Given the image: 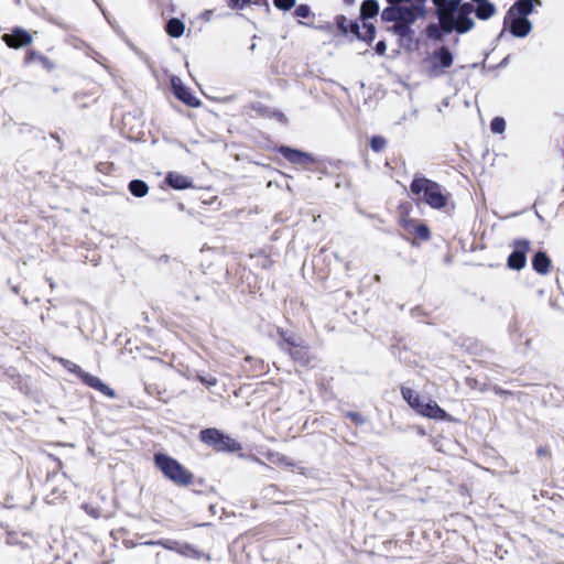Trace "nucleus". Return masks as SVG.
<instances>
[{"label":"nucleus","instance_id":"2eb2a0df","mask_svg":"<svg viewBox=\"0 0 564 564\" xmlns=\"http://www.w3.org/2000/svg\"><path fill=\"white\" fill-rule=\"evenodd\" d=\"M534 3L540 4L539 0H519L509 10L510 15L520 14L528 15L533 11Z\"/></svg>","mask_w":564,"mask_h":564},{"label":"nucleus","instance_id":"f704fd0d","mask_svg":"<svg viewBox=\"0 0 564 564\" xmlns=\"http://www.w3.org/2000/svg\"><path fill=\"white\" fill-rule=\"evenodd\" d=\"M200 381L207 386H215L217 383V379L214 377L210 378H200Z\"/></svg>","mask_w":564,"mask_h":564},{"label":"nucleus","instance_id":"c85d7f7f","mask_svg":"<svg viewBox=\"0 0 564 564\" xmlns=\"http://www.w3.org/2000/svg\"><path fill=\"white\" fill-rule=\"evenodd\" d=\"M274 6L281 10H289L294 7L295 0H273Z\"/></svg>","mask_w":564,"mask_h":564},{"label":"nucleus","instance_id":"1a4fd4ad","mask_svg":"<svg viewBox=\"0 0 564 564\" xmlns=\"http://www.w3.org/2000/svg\"><path fill=\"white\" fill-rule=\"evenodd\" d=\"M2 40L13 48H19L32 42V36L22 29L14 30L11 34H4Z\"/></svg>","mask_w":564,"mask_h":564},{"label":"nucleus","instance_id":"5701e85b","mask_svg":"<svg viewBox=\"0 0 564 564\" xmlns=\"http://www.w3.org/2000/svg\"><path fill=\"white\" fill-rule=\"evenodd\" d=\"M390 31L400 36V37H409L411 35V28L410 23L399 20L397 23H394Z\"/></svg>","mask_w":564,"mask_h":564},{"label":"nucleus","instance_id":"0eeeda50","mask_svg":"<svg viewBox=\"0 0 564 564\" xmlns=\"http://www.w3.org/2000/svg\"><path fill=\"white\" fill-rule=\"evenodd\" d=\"M172 88L175 96L191 107H198L199 100L183 85L177 77L172 78Z\"/></svg>","mask_w":564,"mask_h":564},{"label":"nucleus","instance_id":"7ed1b4c3","mask_svg":"<svg viewBox=\"0 0 564 564\" xmlns=\"http://www.w3.org/2000/svg\"><path fill=\"white\" fill-rule=\"evenodd\" d=\"M154 464L167 479L176 485L188 486L193 482V474L169 455L155 454Z\"/></svg>","mask_w":564,"mask_h":564},{"label":"nucleus","instance_id":"4c0bfd02","mask_svg":"<svg viewBox=\"0 0 564 564\" xmlns=\"http://www.w3.org/2000/svg\"><path fill=\"white\" fill-rule=\"evenodd\" d=\"M180 552H181L182 554H185V555H189V554H192V553H193V554H195V553H196V552H195L194 550H192V549H187V551L182 550V551H180Z\"/></svg>","mask_w":564,"mask_h":564},{"label":"nucleus","instance_id":"cd10ccee","mask_svg":"<svg viewBox=\"0 0 564 564\" xmlns=\"http://www.w3.org/2000/svg\"><path fill=\"white\" fill-rule=\"evenodd\" d=\"M370 144L373 151L379 152L386 147L387 141L384 138L376 135L371 139Z\"/></svg>","mask_w":564,"mask_h":564},{"label":"nucleus","instance_id":"e433bc0d","mask_svg":"<svg viewBox=\"0 0 564 564\" xmlns=\"http://www.w3.org/2000/svg\"><path fill=\"white\" fill-rule=\"evenodd\" d=\"M434 4L437 8V11L444 7L448 2V0H433Z\"/></svg>","mask_w":564,"mask_h":564},{"label":"nucleus","instance_id":"2f4dec72","mask_svg":"<svg viewBox=\"0 0 564 564\" xmlns=\"http://www.w3.org/2000/svg\"><path fill=\"white\" fill-rule=\"evenodd\" d=\"M311 14V10L306 4H300L295 9V15L299 18H307Z\"/></svg>","mask_w":564,"mask_h":564},{"label":"nucleus","instance_id":"f8f14e48","mask_svg":"<svg viewBox=\"0 0 564 564\" xmlns=\"http://www.w3.org/2000/svg\"><path fill=\"white\" fill-rule=\"evenodd\" d=\"M531 28V22L524 17L514 18L510 24L511 33L519 37L528 35Z\"/></svg>","mask_w":564,"mask_h":564},{"label":"nucleus","instance_id":"bb28decb","mask_svg":"<svg viewBox=\"0 0 564 564\" xmlns=\"http://www.w3.org/2000/svg\"><path fill=\"white\" fill-rule=\"evenodd\" d=\"M412 234H415L419 238L423 240H427L430 238V230L423 224L415 225Z\"/></svg>","mask_w":564,"mask_h":564},{"label":"nucleus","instance_id":"423d86ee","mask_svg":"<svg viewBox=\"0 0 564 564\" xmlns=\"http://www.w3.org/2000/svg\"><path fill=\"white\" fill-rule=\"evenodd\" d=\"M513 251L508 258V267L513 270H521L527 263V252L530 250V242L525 239L516 240Z\"/></svg>","mask_w":564,"mask_h":564},{"label":"nucleus","instance_id":"ddd939ff","mask_svg":"<svg viewBox=\"0 0 564 564\" xmlns=\"http://www.w3.org/2000/svg\"><path fill=\"white\" fill-rule=\"evenodd\" d=\"M362 32L360 31V26L357 23H352L350 25V31L356 34V36L362 41L371 42L375 39L376 29L372 23L364 22Z\"/></svg>","mask_w":564,"mask_h":564},{"label":"nucleus","instance_id":"473e14b6","mask_svg":"<svg viewBox=\"0 0 564 564\" xmlns=\"http://www.w3.org/2000/svg\"><path fill=\"white\" fill-rule=\"evenodd\" d=\"M401 225L409 234H412L414 226L417 224L412 219H402Z\"/></svg>","mask_w":564,"mask_h":564},{"label":"nucleus","instance_id":"6e6552de","mask_svg":"<svg viewBox=\"0 0 564 564\" xmlns=\"http://www.w3.org/2000/svg\"><path fill=\"white\" fill-rule=\"evenodd\" d=\"M417 413L430 419L451 420L448 414L432 400L423 401Z\"/></svg>","mask_w":564,"mask_h":564},{"label":"nucleus","instance_id":"a878e982","mask_svg":"<svg viewBox=\"0 0 564 564\" xmlns=\"http://www.w3.org/2000/svg\"><path fill=\"white\" fill-rule=\"evenodd\" d=\"M490 129L494 133H502L506 130V121L503 118L496 117L490 123Z\"/></svg>","mask_w":564,"mask_h":564},{"label":"nucleus","instance_id":"39448f33","mask_svg":"<svg viewBox=\"0 0 564 564\" xmlns=\"http://www.w3.org/2000/svg\"><path fill=\"white\" fill-rule=\"evenodd\" d=\"M200 440L220 452H237L241 448L240 444L225 435L216 429H207L200 432Z\"/></svg>","mask_w":564,"mask_h":564},{"label":"nucleus","instance_id":"6ab92c4d","mask_svg":"<svg viewBox=\"0 0 564 564\" xmlns=\"http://www.w3.org/2000/svg\"><path fill=\"white\" fill-rule=\"evenodd\" d=\"M474 11L476 12V15L479 19L487 20L495 14L496 8L489 1H482V2L477 3V8Z\"/></svg>","mask_w":564,"mask_h":564},{"label":"nucleus","instance_id":"72a5a7b5","mask_svg":"<svg viewBox=\"0 0 564 564\" xmlns=\"http://www.w3.org/2000/svg\"><path fill=\"white\" fill-rule=\"evenodd\" d=\"M387 51V45L384 41H379L376 45V52L379 55H383Z\"/></svg>","mask_w":564,"mask_h":564},{"label":"nucleus","instance_id":"412c9836","mask_svg":"<svg viewBox=\"0 0 564 564\" xmlns=\"http://www.w3.org/2000/svg\"><path fill=\"white\" fill-rule=\"evenodd\" d=\"M184 29V23L178 19H171L166 24V32L173 37H180Z\"/></svg>","mask_w":564,"mask_h":564},{"label":"nucleus","instance_id":"dca6fc26","mask_svg":"<svg viewBox=\"0 0 564 564\" xmlns=\"http://www.w3.org/2000/svg\"><path fill=\"white\" fill-rule=\"evenodd\" d=\"M401 393L408 404L417 412L424 400H422L420 395L410 388H402Z\"/></svg>","mask_w":564,"mask_h":564},{"label":"nucleus","instance_id":"20e7f679","mask_svg":"<svg viewBox=\"0 0 564 564\" xmlns=\"http://www.w3.org/2000/svg\"><path fill=\"white\" fill-rule=\"evenodd\" d=\"M454 63V55L447 46H440L423 61L424 72L431 77H441Z\"/></svg>","mask_w":564,"mask_h":564},{"label":"nucleus","instance_id":"aec40b11","mask_svg":"<svg viewBox=\"0 0 564 564\" xmlns=\"http://www.w3.org/2000/svg\"><path fill=\"white\" fill-rule=\"evenodd\" d=\"M378 10L379 6L376 0H365L360 7V15L362 19L373 18Z\"/></svg>","mask_w":564,"mask_h":564},{"label":"nucleus","instance_id":"9b49d317","mask_svg":"<svg viewBox=\"0 0 564 564\" xmlns=\"http://www.w3.org/2000/svg\"><path fill=\"white\" fill-rule=\"evenodd\" d=\"M166 182L171 187L175 189H186L193 187L191 178L177 172H170L166 175Z\"/></svg>","mask_w":564,"mask_h":564},{"label":"nucleus","instance_id":"c9c22d12","mask_svg":"<svg viewBox=\"0 0 564 564\" xmlns=\"http://www.w3.org/2000/svg\"><path fill=\"white\" fill-rule=\"evenodd\" d=\"M346 22H347V19H346L345 17H340V18L338 19V28H339L343 32H347Z\"/></svg>","mask_w":564,"mask_h":564},{"label":"nucleus","instance_id":"58836bf2","mask_svg":"<svg viewBox=\"0 0 564 564\" xmlns=\"http://www.w3.org/2000/svg\"><path fill=\"white\" fill-rule=\"evenodd\" d=\"M42 62L43 64L46 66V67H51L48 61L46 58H42Z\"/></svg>","mask_w":564,"mask_h":564},{"label":"nucleus","instance_id":"9d476101","mask_svg":"<svg viewBox=\"0 0 564 564\" xmlns=\"http://www.w3.org/2000/svg\"><path fill=\"white\" fill-rule=\"evenodd\" d=\"M279 152L291 163L307 165L313 162L312 156L308 153L300 150L291 149L288 147H281Z\"/></svg>","mask_w":564,"mask_h":564},{"label":"nucleus","instance_id":"4be33fe9","mask_svg":"<svg viewBox=\"0 0 564 564\" xmlns=\"http://www.w3.org/2000/svg\"><path fill=\"white\" fill-rule=\"evenodd\" d=\"M129 189L135 197H143L148 194L149 187L143 181L134 180L130 182Z\"/></svg>","mask_w":564,"mask_h":564},{"label":"nucleus","instance_id":"ea45409f","mask_svg":"<svg viewBox=\"0 0 564 564\" xmlns=\"http://www.w3.org/2000/svg\"><path fill=\"white\" fill-rule=\"evenodd\" d=\"M210 13H212V11H206L205 12L206 19H209Z\"/></svg>","mask_w":564,"mask_h":564},{"label":"nucleus","instance_id":"f3484780","mask_svg":"<svg viewBox=\"0 0 564 564\" xmlns=\"http://www.w3.org/2000/svg\"><path fill=\"white\" fill-rule=\"evenodd\" d=\"M401 393L408 404L417 412L424 400H422L420 395L410 388H402Z\"/></svg>","mask_w":564,"mask_h":564},{"label":"nucleus","instance_id":"393cba45","mask_svg":"<svg viewBox=\"0 0 564 564\" xmlns=\"http://www.w3.org/2000/svg\"><path fill=\"white\" fill-rule=\"evenodd\" d=\"M400 9L402 11V14L400 15L401 21L408 22L410 24L415 21L416 15L414 9L408 7H400Z\"/></svg>","mask_w":564,"mask_h":564},{"label":"nucleus","instance_id":"a211bd4d","mask_svg":"<svg viewBox=\"0 0 564 564\" xmlns=\"http://www.w3.org/2000/svg\"><path fill=\"white\" fill-rule=\"evenodd\" d=\"M532 264L538 273L545 274L550 268V259L546 253L540 251L534 256Z\"/></svg>","mask_w":564,"mask_h":564},{"label":"nucleus","instance_id":"f257e3e1","mask_svg":"<svg viewBox=\"0 0 564 564\" xmlns=\"http://www.w3.org/2000/svg\"><path fill=\"white\" fill-rule=\"evenodd\" d=\"M474 10L475 8L471 3L459 6L458 0H448V2L437 11L443 30L446 32L455 30L458 33H465L471 30L474 21L470 15Z\"/></svg>","mask_w":564,"mask_h":564},{"label":"nucleus","instance_id":"c756f323","mask_svg":"<svg viewBox=\"0 0 564 564\" xmlns=\"http://www.w3.org/2000/svg\"><path fill=\"white\" fill-rule=\"evenodd\" d=\"M61 362L63 364V366L68 369L69 371H73V372H76L79 377H82V373L84 372L79 366H77L76 364L72 362V361H68V360H64L62 359Z\"/></svg>","mask_w":564,"mask_h":564},{"label":"nucleus","instance_id":"4468645a","mask_svg":"<svg viewBox=\"0 0 564 564\" xmlns=\"http://www.w3.org/2000/svg\"><path fill=\"white\" fill-rule=\"evenodd\" d=\"M80 378L91 388L99 390L100 392L108 397H115L113 390L110 389L107 384L102 383L99 378L91 376L87 372H83Z\"/></svg>","mask_w":564,"mask_h":564},{"label":"nucleus","instance_id":"f03ea898","mask_svg":"<svg viewBox=\"0 0 564 564\" xmlns=\"http://www.w3.org/2000/svg\"><path fill=\"white\" fill-rule=\"evenodd\" d=\"M411 192L419 200L425 202L432 208L440 209L447 203V195L443 194L441 186L425 177L413 180Z\"/></svg>","mask_w":564,"mask_h":564},{"label":"nucleus","instance_id":"7c9ffc66","mask_svg":"<svg viewBox=\"0 0 564 564\" xmlns=\"http://www.w3.org/2000/svg\"><path fill=\"white\" fill-rule=\"evenodd\" d=\"M231 9H243L251 3V0H227Z\"/></svg>","mask_w":564,"mask_h":564},{"label":"nucleus","instance_id":"b1692460","mask_svg":"<svg viewBox=\"0 0 564 564\" xmlns=\"http://www.w3.org/2000/svg\"><path fill=\"white\" fill-rule=\"evenodd\" d=\"M401 14L402 11L400 7L391 4V7H388L382 11L381 17L384 21H399Z\"/></svg>","mask_w":564,"mask_h":564}]
</instances>
